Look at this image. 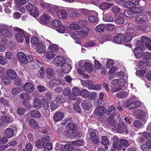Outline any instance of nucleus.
Instances as JSON below:
<instances>
[{
	"label": "nucleus",
	"mask_w": 151,
	"mask_h": 151,
	"mask_svg": "<svg viewBox=\"0 0 151 151\" xmlns=\"http://www.w3.org/2000/svg\"><path fill=\"white\" fill-rule=\"evenodd\" d=\"M137 47H136L134 50V54L137 58H140L143 55V50L145 49V46L144 44L139 40L137 41L136 43Z\"/></svg>",
	"instance_id": "f257e3e1"
},
{
	"label": "nucleus",
	"mask_w": 151,
	"mask_h": 151,
	"mask_svg": "<svg viewBox=\"0 0 151 151\" xmlns=\"http://www.w3.org/2000/svg\"><path fill=\"white\" fill-rule=\"evenodd\" d=\"M87 33L85 31H76L71 35L73 38L75 40L77 43H79L80 40L87 36Z\"/></svg>",
	"instance_id": "f03ea898"
},
{
	"label": "nucleus",
	"mask_w": 151,
	"mask_h": 151,
	"mask_svg": "<svg viewBox=\"0 0 151 151\" xmlns=\"http://www.w3.org/2000/svg\"><path fill=\"white\" fill-rule=\"evenodd\" d=\"M140 12L141 10L139 8H134L125 11L124 13L126 17L131 18L133 17L134 14L139 13Z\"/></svg>",
	"instance_id": "7ed1b4c3"
},
{
	"label": "nucleus",
	"mask_w": 151,
	"mask_h": 151,
	"mask_svg": "<svg viewBox=\"0 0 151 151\" xmlns=\"http://www.w3.org/2000/svg\"><path fill=\"white\" fill-rule=\"evenodd\" d=\"M14 30L17 32L15 35L17 40L18 42H22L24 37V33L23 30L18 27L15 28Z\"/></svg>",
	"instance_id": "20e7f679"
},
{
	"label": "nucleus",
	"mask_w": 151,
	"mask_h": 151,
	"mask_svg": "<svg viewBox=\"0 0 151 151\" xmlns=\"http://www.w3.org/2000/svg\"><path fill=\"white\" fill-rule=\"evenodd\" d=\"M55 10L57 16L59 19H65L67 18L68 14L64 9L60 7H56Z\"/></svg>",
	"instance_id": "39448f33"
},
{
	"label": "nucleus",
	"mask_w": 151,
	"mask_h": 151,
	"mask_svg": "<svg viewBox=\"0 0 151 151\" xmlns=\"http://www.w3.org/2000/svg\"><path fill=\"white\" fill-rule=\"evenodd\" d=\"M148 18L143 14H138L135 17V21L137 23L141 24L147 22Z\"/></svg>",
	"instance_id": "423d86ee"
},
{
	"label": "nucleus",
	"mask_w": 151,
	"mask_h": 151,
	"mask_svg": "<svg viewBox=\"0 0 151 151\" xmlns=\"http://www.w3.org/2000/svg\"><path fill=\"white\" fill-rule=\"evenodd\" d=\"M136 32L133 29L128 28L127 31V34L126 36V42H130L132 38L136 35Z\"/></svg>",
	"instance_id": "0eeeda50"
},
{
	"label": "nucleus",
	"mask_w": 151,
	"mask_h": 151,
	"mask_svg": "<svg viewBox=\"0 0 151 151\" xmlns=\"http://www.w3.org/2000/svg\"><path fill=\"white\" fill-rule=\"evenodd\" d=\"M17 57L19 61L23 64H26L27 61V56L22 52H18L17 54Z\"/></svg>",
	"instance_id": "6e6552de"
},
{
	"label": "nucleus",
	"mask_w": 151,
	"mask_h": 151,
	"mask_svg": "<svg viewBox=\"0 0 151 151\" xmlns=\"http://www.w3.org/2000/svg\"><path fill=\"white\" fill-rule=\"evenodd\" d=\"M65 62L64 58L61 56H58L55 57L53 60V64L56 66L60 65Z\"/></svg>",
	"instance_id": "1a4fd4ad"
},
{
	"label": "nucleus",
	"mask_w": 151,
	"mask_h": 151,
	"mask_svg": "<svg viewBox=\"0 0 151 151\" xmlns=\"http://www.w3.org/2000/svg\"><path fill=\"white\" fill-rule=\"evenodd\" d=\"M114 41L116 44H121L124 41L126 42V38L125 39L123 35L119 34L114 37Z\"/></svg>",
	"instance_id": "9d476101"
},
{
	"label": "nucleus",
	"mask_w": 151,
	"mask_h": 151,
	"mask_svg": "<svg viewBox=\"0 0 151 151\" xmlns=\"http://www.w3.org/2000/svg\"><path fill=\"white\" fill-rule=\"evenodd\" d=\"M64 117V113L61 111H58L55 112L53 117V120L55 122H58L61 120Z\"/></svg>",
	"instance_id": "9b49d317"
},
{
	"label": "nucleus",
	"mask_w": 151,
	"mask_h": 151,
	"mask_svg": "<svg viewBox=\"0 0 151 151\" xmlns=\"http://www.w3.org/2000/svg\"><path fill=\"white\" fill-rule=\"evenodd\" d=\"M112 139L113 142L112 145L114 149L120 150L122 148V145L120 144V141L119 142L118 137L114 136Z\"/></svg>",
	"instance_id": "f8f14e48"
},
{
	"label": "nucleus",
	"mask_w": 151,
	"mask_h": 151,
	"mask_svg": "<svg viewBox=\"0 0 151 151\" xmlns=\"http://www.w3.org/2000/svg\"><path fill=\"white\" fill-rule=\"evenodd\" d=\"M26 9L29 10L31 15L36 17L38 15V12L37 9L32 6L27 5L26 6Z\"/></svg>",
	"instance_id": "ddd939ff"
},
{
	"label": "nucleus",
	"mask_w": 151,
	"mask_h": 151,
	"mask_svg": "<svg viewBox=\"0 0 151 151\" xmlns=\"http://www.w3.org/2000/svg\"><path fill=\"white\" fill-rule=\"evenodd\" d=\"M71 119L67 118L65 119V122L64 123V125L67 127L68 129L73 130L75 129L76 125L71 122Z\"/></svg>",
	"instance_id": "4468645a"
},
{
	"label": "nucleus",
	"mask_w": 151,
	"mask_h": 151,
	"mask_svg": "<svg viewBox=\"0 0 151 151\" xmlns=\"http://www.w3.org/2000/svg\"><path fill=\"white\" fill-rule=\"evenodd\" d=\"M23 88L26 92L30 93L33 91L34 86L31 83L27 82L24 84Z\"/></svg>",
	"instance_id": "2eb2a0df"
},
{
	"label": "nucleus",
	"mask_w": 151,
	"mask_h": 151,
	"mask_svg": "<svg viewBox=\"0 0 151 151\" xmlns=\"http://www.w3.org/2000/svg\"><path fill=\"white\" fill-rule=\"evenodd\" d=\"M141 105V103L139 101L129 103L127 104L126 106L129 109H135L138 108Z\"/></svg>",
	"instance_id": "dca6fc26"
},
{
	"label": "nucleus",
	"mask_w": 151,
	"mask_h": 151,
	"mask_svg": "<svg viewBox=\"0 0 151 151\" xmlns=\"http://www.w3.org/2000/svg\"><path fill=\"white\" fill-rule=\"evenodd\" d=\"M92 13L93 15L89 16L88 17L89 21L92 23L97 22L99 20L97 13L94 11H93Z\"/></svg>",
	"instance_id": "f3484780"
},
{
	"label": "nucleus",
	"mask_w": 151,
	"mask_h": 151,
	"mask_svg": "<svg viewBox=\"0 0 151 151\" xmlns=\"http://www.w3.org/2000/svg\"><path fill=\"white\" fill-rule=\"evenodd\" d=\"M81 106L82 108L84 110H88L92 107L90 101L84 100L82 102Z\"/></svg>",
	"instance_id": "a211bd4d"
},
{
	"label": "nucleus",
	"mask_w": 151,
	"mask_h": 151,
	"mask_svg": "<svg viewBox=\"0 0 151 151\" xmlns=\"http://www.w3.org/2000/svg\"><path fill=\"white\" fill-rule=\"evenodd\" d=\"M46 46L42 43H39L36 46V50L39 53H44L46 51Z\"/></svg>",
	"instance_id": "6ab92c4d"
},
{
	"label": "nucleus",
	"mask_w": 151,
	"mask_h": 151,
	"mask_svg": "<svg viewBox=\"0 0 151 151\" xmlns=\"http://www.w3.org/2000/svg\"><path fill=\"white\" fill-rule=\"evenodd\" d=\"M50 19L49 15L47 14L42 15L40 18V22L42 24H45L48 23Z\"/></svg>",
	"instance_id": "aec40b11"
},
{
	"label": "nucleus",
	"mask_w": 151,
	"mask_h": 151,
	"mask_svg": "<svg viewBox=\"0 0 151 151\" xmlns=\"http://www.w3.org/2000/svg\"><path fill=\"white\" fill-rule=\"evenodd\" d=\"M141 147L144 151H151V141H147L145 144L142 145Z\"/></svg>",
	"instance_id": "412c9836"
},
{
	"label": "nucleus",
	"mask_w": 151,
	"mask_h": 151,
	"mask_svg": "<svg viewBox=\"0 0 151 151\" xmlns=\"http://www.w3.org/2000/svg\"><path fill=\"white\" fill-rule=\"evenodd\" d=\"M6 75L9 79L14 80L17 77L16 73L13 70L10 69L6 72Z\"/></svg>",
	"instance_id": "4be33fe9"
},
{
	"label": "nucleus",
	"mask_w": 151,
	"mask_h": 151,
	"mask_svg": "<svg viewBox=\"0 0 151 151\" xmlns=\"http://www.w3.org/2000/svg\"><path fill=\"white\" fill-rule=\"evenodd\" d=\"M71 69L70 65L67 63H63L61 66V69L62 72L66 73H69Z\"/></svg>",
	"instance_id": "5701e85b"
},
{
	"label": "nucleus",
	"mask_w": 151,
	"mask_h": 151,
	"mask_svg": "<svg viewBox=\"0 0 151 151\" xmlns=\"http://www.w3.org/2000/svg\"><path fill=\"white\" fill-rule=\"evenodd\" d=\"M106 110V108L103 106L98 107L95 109L94 113L97 116H101L104 114Z\"/></svg>",
	"instance_id": "b1692460"
},
{
	"label": "nucleus",
	"mask_w": 151,
	"mask_h": 151,
	"mask_svg": "<svg viewBox=\"0 0 151 151\" xmlns=\"http://www.w3.org/2000/svg\"><path fill=\"white\" fill-rule=\"evenodd\" d=\"M82 85L86 87H88L89 89H91V88L93 84V82L90 80L86 81L81 80V81Z\"/></svg>",
	"instance_id": "393cba45"
},
{
	"label": "nucleus",
	"mask_w": 151,
	"mask_h": 151,
	"mask_svg": "<svg viewBox=\"0 0 151 151\" xmlns=\"http://www.w3.org/2000/svg\"><path fill=\"white\" fill-rule=\"evenodd\" d=\"M90 137L92 142L94 143H97L99 142V139L96 136L95 132L92 131L89 135Z\"/></svg>",
	"instance_id": "a878e982"
},
{
	"label": "nucleus",
	"mask_w": 151,
	"mask_h": 151,
	"mask_svg": "<svg viewBox=\"0 0 151 151\" xmlns=\"http://www.w3.org/2000/svg\"><path fill=\"white\" fill-rule=\"evenodd\" d=\"M127 129V125L124 124L123 122H119L117 127V131L119 133H122Z\"/></svg>",
	"instance_id": "bb28decb"
},
{
	"label": "nucleus",
	"mask_w": 151,
	"mask_h": 151,
	"mask_svg": "<svg viewBox=\"0 0 151 151\" xmlns=\"http://www.w3.org/2000/svg\"><path fill=\"white\" fill-rule=\"evenodd\" d=\"M1 35L5 37H12V35L11 32L9 30L6 29L1 28Z\"/></svg>",
	"instance_id": "cd10ccee"
},
{
	"label": "nucleus",
	"mask_w": 151,
	"mask_h": 151,
	"mask_svg": "<svg viewBox=\"0 0 151 151\" xmlns=\"http://www.w3.org/2000/svg\"><path fill=\"white\" fill-rule=\"evenodd\" d=\"M34 103L33 106L36 109H40L42 106V103L37 98L33 99Z\"/></svg>",
	"instance_id": "c85d7f7f"
},
{
	"label": "nucleus",
	"mask_w": 151,
	"mask_h": 151,
	"mask_svg": "<svg viewBox=\"0 0 151 151\" xmlns=\"http://www.w3.org/2000/svg\"><path fill=\"white\" fill-rule=\"evenodd\" d=\"M31 116L33 117L38 118L40 117L41 114L40 111L37 110H32L30 112Z\"/></svg>",
	"instance_id": "c756f323"
},
{
	"label": "nucleus",
	"mask_w": 151,
	"mask_h": 151,
	"mask_svg": "<svg viewBox=\"0 0 151 151\" xmlns=\"http://www.w3.org/2000/svg\"><path fill=\"white\" fill-rule=\"evenodd\" d=\"M5 134L6 137L9 138H10L13 136L14 132L13 130L12 129L8 128L6 129Z\"/></svg>",
	"instance_id": "7c9ffc66"
},
{
	"label": "nucleus",
	"mask_w": 151,
	"mask_h": 151,
	"mask_svg": "<svg viewBox=\"0 0 151 151\" xmlns=\"http://www.w3.org/2000/svg\"><path fill=\"white\" fill-rule=\"evenodd\" d=\"M114 117L110 116L108 119L107 122L109 125H111L114 127L117 126V122L116 120L113 119Z\"/></svg>",
	"instance_id": "2f4dec72"
},
{
	"label": "nucleus",
	"mask_w": 151,
	"mask_h": 151,
	"mask_svg": "<svg viewBox=\"0 0 151 151\" xmlns=\"http://www.w3.org/2000/svg\"><path fill=\"white\" fill-rule=\"evenodd\" d=\"M0 122V125H4L9 123L10 121L9 118L6 116H3L1 118Z\"/></svg>",
	"instance_id": "473e14b6"
},
{
	"label": "nucleus",
	"mask_w": 151,
	"mask_h": 151,
	"mask_svg": "<svg viewBox=\"0 0 151 151\" xmlns=\"http://www.w3.org/2000/svg\"><path fill=\"white\" fill-rule=\"evenodd\" d=\"M20 98L23 100L27 101L30 99V95L29 94L26 93H23L19 95Z\"/></svg>",
	"instance_id": "72a5a7b5"
},
{
	"label": "nucleus",
	"mask_w": 151,
	"mask_h": 151,
	"mask_svg": "<svg viewBox=\"0 0 151 151\" xmlns=\"http://www.w3.org/2000/svg\"><path fill=\"white\" fill-rule=\"evenodd\" d=\"M61 83L60 80L58 79H55L52 80L49 82V85L52 86H54L58 85H60Z\"/></svg>",
	"instance_id": "f704fd0d"
},
{
	"label": "nucleus",
	"mask_w": 151,
	"mask_h": 151,
	"mask_svg": "<svg viewBox=\"0 0 151 151\" xmlns=\"http://www.w3.org/2000/svg\"><path fill=\"white\" fill-rule=\"evenodd\" d=\"M103 19L104 21L108 22H112L113 20V18L109 13L106 14L103 16Z\"/></svg>",
	"instance_id": "c9c22d12"
},
{
	"label": "nucleus",
	"mask_w": 151,
	"mask_h": 151,
	"mask_svg": "<svg viewBox=\"0 0 151 151\" xmlns=\"http://www.w3.org/2000/svg\"><path fill=\"white\" fill-rule=\"evenodd\" d=\"M115 112V108L114 106H111L109 107L108 109L107 112L106 113L107 115L111 114L110 116L114 117L115 116V114L114 113Z\"/></svg>",
	"instance_id": "e433bc0d"
},
{
	"label": "nucleus",
	"mask_w": 151,
	"mask_h": 151,
	"mask_svg": "<svg viewBox=\"0 0 151 151\" xmlns=\"http://www.w3.org/2000/svg\"><path fill=\"white\" fill-rule=\"evenodd\" d=\"M55 55L54 52L52 51H47L45 54V57L47 59L51 60L53 59Z\"/></svg>",
	"instance_id": "4c0bfd02"
},
{
	"label": "nucleus",
	"mask_w": 151,
	"mask_h": 151,
	"mask_svg": "<svg viewBox=\"0 0 151 151\" xmlns=\"http://www.w3.org/2000/svg\"><path fill=\"white\" fill-rule=\"evenodd\" d=\"M67 14L68 16L72 18H74L77 16L76 12L71 9H68Z\"/></svg>",
	"instance_id": "58836bf2"
},
{
	"label": "nucleus",
	"mask_w": 151,
	"mask_h": 151,
	"mask_svg": "<svg viewBox=\"0 0 151 151\" xmlns=\"http://www.w3.org/2000/svg\"><path fill=\"white\" fill-rule=\"evenodd\" d=\"M111 6V5L110 4L106 3H103L100 5L99 7L101 9L104 10L109 9Z\"/></svg>",
	"instance_id": "ea45409f"
},
{
	"label": "nucleus",
	"mask_w": 151,
	"mask_h": 151,
	"mask_svg": "<svg viewBox=\"0 0 151 151\" xmlns=\"http://www.w3.org/2000/svg\"><path fill=\"white\" fill-rule=\"evenodd\" d=\"M84 69L89 73H91L92 70V67L89 63L86 62L84 63Z\"/></svg>",
	"instance_id": "a19ab883"
},
{
	"label": "nucleus",
	"mask_w": 151,
	"mask_h": 151,
	"mask_svg": "<svg viewBox=\"0 0 151 151\" xmlns=\"http://www.w3.org/2000/svg\"><path fill=\"white\" fill-rule=\"evenodd\" d=\"M141 41L139 40L145 45L147 43H151L150 39L146 37L143 36L141 38Z\"/></svg>",
	"instance_id": "79ce46f5"
},
{
	"label": "nucleus",
	"mask_w": 151,
	"mask_h": 151,
	"mask_svg": "<svg viewBox=\"0 0 151 151\" xmlns=\"http://www.w3.org/2000/svg\"><path fill=\"white\" fill-rule=\"evenodd\" d=\"M72 142H70L66 144L64 146V148L66 150L71 151L73 149L74 147Z\"/></svg>",
	"instance_id": "37998d69"
},
{
	"label": "nucleus",
	"mask_w": 151,
	"mask_h": 151,
	"mask_svg": "<svg viewBox=\"0 0 151 151\" xmlns=\"http://www.w3.org/2000/svg\"><path fill=\"white\" fill-rule=\"evenodd\" d=\"M127 92L122 91L116 94V96L119 98H124L126 97L127 96Z\"/></svg>",
	"instance_id": "c03bdc74"
},
{
	"label": "nucleus",
	"mask_w": 151,
	"mask_h": 151,
	"mask_svg": "<svg viewBox=\"0 0 151 151\" xmlns=\"http://www.w3.org/2000/svg\"><path fill=\"white\" fill-rule=\"evenodd\" d=\"M123 4L124 6L126 8H130V9L136 8L135 7H134V5L133 4H132L130 1H129L124 2Z\"/></svg>",
	"instance_id": "a18cd8bd"
},
{
	"label": "nucleus",
	"mask_w": 151,
	"mask_h": 151,
	"mask_svg": "<svg viewBox=\"0 0 151 151\" xmlns=\"http://www.w3.org/2000/svg\"><path fill=\"white\" fill-rule=\"evenodd\" d=\"M58 103L56 101H52L50 104V108L51 109L54 110L57 109L58 106Z\"/></svg>",
	"instance_id": "49530a36"
},
{
	"label": "nucleus",
	"mask_w": 151,
	"mask_h": 151,
	"mask_svg": "<svg viewBox=\"0 0 151 151\" xmlns=\"http://www.w3.org/2000/svg\"><path fill=\"white\" fill-rule=\"evenodd\" d=\"M136 113H138V116L140 118H143L145 117L146 115L147 114L146 113L141 110H137L135 111Z\"/></svg>",
	"instance_id": "de8ad7c7"
},
{
	"label": "nucleus",
	"mask_w": 151,
	"mask_h": 151,
	"mask_svg": "<svg viewBox=\"0 0 151 151\" xmlns=\"http://www.w3.org/2000/svg\"><path fill=\"white\" fill-rule=\"evenodd\" d=\"M72 143L73 145L77 146L80 147L83 145L84 142L83 140L79 139L73 141Z\"/></svg>",
	"instance_id": "09e8293b"
},
{
	"label": "nucleus",
	"mask_w": 151,
	"mask_h": 151,
	"mask_svg": "<svg viewBox=\"0 0 151 151\" xmlns=\"http://www.w3.org/2000/svg\"><path fill=\"white\" fill-rule=\"evenodd\" d=\"M105 29V26L104 24H100L97 26L96 28V31L101 32H104Z\"/></svg>",
	"instance_id": "8fccbe9b"
},
{
	"label": "nucleus",
	"mask_w": 151,
	"mask_h": 151,
	"mask_svg": "<svg viewBox=\"0 0 151 151\" xmlns=\"http://www.w3.org/2000/svg\"><path fill=\"white\" fill-rule=\"evenodd\" d=\"M62 24L61 22L58 19H54L52 22V25L54 27L57 28Z\"/></svg>",
	"instance_id": "3c124183"
},
{
	"label": "nucleus",
	"mask_w": 151,
	"mask_h": 151,
	"mask_svg": "<svg viewBox=\"0 0 151 151\" xmlns=\"http://www.w3.org/2000/svg\"><path fill=\"white\" fill-rule=\"evenodd\" d=\"M44 144L43 141L40 140H38L35 142L36 146L39 148H42L44 146Z\"/></svg>",
	"instance_id": "603ef678"
},
{
	"label": "nucleus",
	"mask_w": 151,
	"mask_h": 151,
	"mask_svg": "<svg viewBox=\"0 0 151 151\" xmlns=\"http://www.w3.org/2000/svg\"><path fill=\"white\" fill-rule=\"evenodd\" d=\"M39 40L38 38L35 36L32 37L31 39L30 42L31 43L34 45H37L39 43Z\"/></svg>",
	"instance_id": "864d4df0"
},
{
	"label": "nucleus",
	"mask_w": 151,
	"mask_h": 151,
	"mask_svg": "<svg viewBox=\"0 0 151 151\" xmlns=\"http://www.w3.org/2000/svg\"><path fill=\"white\" fill-rule=\"evenodd\" d=\"M79 11L85 15H88L91 14H92L93 13L92 12L93 11L88 10L85 9H80Z\"/></svg>",
	"instance_id": "5fc2aeb1"
},
{
	"label": "nucleus",
	"mask_w": 151,
	"mask_h": 151,
	"mask_svg": "<svg viewBox=\"0 0 151 151\" xmlns=\"http://www.w3.org/2000/svg\"><path fill=\"white\" fill-rule=\"evenodd\" d=\"M49 49L50 51L57 52L58 50V47L57 45L54 44H51L49 46Z\"/></svg>",
	"instance_id": "6e6d98bb"
},
{
	"label": "nucleus",
	"mask_w": 151,
	"mask_h": 151,
	"mask_svg": "<svg viewBox=\"0 0 151 151\" xmlns=\"http://www.w3.org/2000/svg\"><path fill=\"white\" fill-rule=\"evenodd\" d=\"M89 95V92L86 89H83L81 91V95L82 97L84 98L88 97Z\"/></svg>",
	"instance_id": "4d7b16f0"
},
{
	"label": "nucleus",
	"mask_w": 151,
	"mask_h": 151,
	"mask_svg": "<svg viewBox=\"0 0 151 151\" xmlns=\"http://www.w3.org/2000/svg\"><path fill=\"white\" fill-rule=\"evenodd\" d=\"M29 123L31 127L35 128H37L38 127L36 121L33 119L29 120Z\"/></svg>",
	"instance_id": "13d9d810"
},
{
	"label": "nucleus",
	"mask_w": 151,
	"mask_h": 151,
	"mask_svg": "<svg viewBox=\"0 0 151 151\" xmlns=\"http://www.w3.org/2000/svg\"><path fill=\"white\" fill-rule=\"evenodd\" d=\"M120 144L122 145V147L123 146L125 147H127L129 146V142L126 140L121 139L120 140Z\"/></svg>",
	"instance_id": "bf43d9fd"
},
{
	"label": "nucleus",
	"mask_w": 151,
	"mask_h": 151,
	"mask_svg": "<svg viewBox=\"0 0 151 151\" xmlns=\"http://www.w3.org/2000/svg\"><path fill=\"white\" fill-rule=\"evenodd\" d=\"M14 53L11 51H9L6 52L5 57L9 59H11L13 57Z\"/></svg>",
	"instance_id": "052dcab7"
},
{
	"label": "nucleus",
	"mask_w": 151,
	"mask_h": 151,
	"mask_svg": "<svg viewBox=\"0 0 151 151\" xmlns=\"http://www.w3.org/2000/svg\"><path fill=\"white\" fill-rule=\"evenodd\" d=\"M57 29V31L59 33H64L65 32V29L63 25L62 24L60 25V26H59L58 27Z\"/></svg>",
	"instance_id": "680f3d73"
},
{
	"label": "nucleus",
	"mask_w": 151,
	"mask_h": 151,
	"mask_svg": "<svg viewBox=\"0 0 151 151\" xmlns=\"http://www.w3.org/2000/svg\"><path fill=\"white\" fill-rule=\"evenodd\" d=\"M52 93L51 91H47L45 93V98L47 100H50L52 98Z\"/></svg>",
	"instance_id": "e2e57ef3"
},
{
	"label": "nucleus",
	"mask_w": 151,
	"mask_h": 151,
	"mask_svg": "<svg viewBox=\"0 0 151 151\" xmlns=\"http://www.w3.org/2000/svg\"><path fill=\"white\" fill-rule=\"evenodd\" d=\"M134 126L137 128H140L143 125V124L140 121L136 120L133 123Z\"/></svg>",
	"instance_id": "0e129e2a"
},
{
	"label": "nucleus",
	"mask_w": 151,
	"mask_h": 151,
	"mask_svg": "<svg viewBox=\"0 0 151 151\" xmlns=\"http://www.w3.org/2000/svg\"><path fill=\"white\" fill-rule=\"evenodd\" d=\"M20 89L18 88H14L11 91L12 94L14 95H16L20 93Z\"/></svg>",
	"instance_id": "69168bd1"
},
{
	"label": "nucleus",
	"mask_w": 151,
	"mask_h": 151,
	"mask_svg": "<svg viewBox=\"0 0 151 151\" xmlns=\"http://www.w3.org/2000/svg\"><path fill=\"white\" fill-rule=\"evenodd\" d=\"M72 91L73 93L76 96L80 95L81 91L79 88L76 87H74L72 89Z\"/></svg>",
	"instance_id": "338daca9"
},
{
	"label": "nucleus",
	"mask_w": 151,
	"mask_h": 151,
	"mask_svg": "<svg viewBox=\"0 0 151 151\" xmlns=\"http://www.w3.org/2000/svg\"><path fill=\"white\" fill-rule=\"evenodd\" d=\"M114 65V62L113 60L110 59L107 60L106 65V67L109 69L112 67Z\"/></svg>",
	"instance_id": "774afa93"
}]
</instances>
